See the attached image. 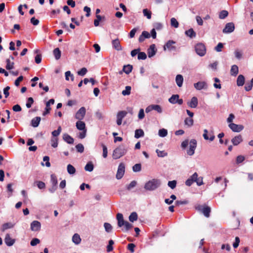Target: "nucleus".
I'll return each instance as SVG.
<instances>
[{
	"instance_id": "1",
	"label": "nucleus",
	"mask_w": 253,
	"mask_h": 253,
	"mask_svg": "<svg viewBox=\"0 0 253 253\" xmlns=\"http://www.w3.org/2000/svg\"><path fill=\"white\" fill-rule=\"evenodd\" d=\"M127 152V149L124 145H121L114 150L112 157L114 159H118L123 156Z\"/></svg>"
},
{
	"instance_id": "2",
	"label": "nucleus",
	"mask_w": 253,
	"mask_h": 253,
	"mask_svg": "<svg viewBox=\"0 0 253 253\" xmlns=\"http://www.w3.org/2000/svg\"><path fill=\"white\" fill-rule=\"evenodd\" d=\"M118 220V225L121 227L124 225L126 231H128L132 227V225L129 223L128 221H125L123 217V214L118 213L116 216Z\"/></svg>"
},
{
	"instance_id": "3",
	"label": "nucleus",
	"mask_w": 253,
	"mask_h": 253,
	"mask_svg": "<svg viewBox=\"0 0 253 253\" xmlns=\"http://www.w3.org/2000/svg\"><path fill=\"white\" fill-rule=\"evenodd\" d=\"M158 185L157 179H153L146 183L144 188L146 190L152 191L156 189Z\"/></svg>"
},
{
	"instance_id": "4",
	"label": "nucleus",
	"mask_w": 253,
	"mask_h": 253,
	"mask_svg": "<svg viewBox=\"0 0 253 253\" xmlns=\"http://www.w3.org/2000/svg\"><path fill=\"white\" fill-rule=\"evenodd\" d=\"M195 51L199 55L204 56L206 52V47L203 43H198L195 46Z\"/></svg>"
},
{
	"instance_id": "5",
	"label": "nucleus",
	"mask_w": 253,
	"mask_h": 253,
	"mask_svg": "<svg viewBox=\"0 0 253 253\" xmlns=\"http://www.w3.org/2000/svg\"><path fill=\"white\" fill-rule=\"evenodd\" d=\"M125 171V165L123 163H121L120 164V165L118 167V168L117 174L116 175L117 179H121L124 175Z\"/></svg>"
},
{
	"instance_id": "6",
	"label": "nucleus",
	"mask_w": 253,
	"mask_h": 253,
	"mask_svg": "<svg viewBox=\"0 0 253 253\" xmlns=\"http://www.w3.org/2000/svg\"><path fill=\"white\" fill-rule=\"evenodd\" d=\"M197 146V141L195 139L191 140L189 142V148L187 151V154L192 156L194 154L195 149Z\"/></svg>"
},
{
	"instance_id": "7",
	"label": "nucleus",
	"mask_w": 253,
	"mask_h": 253,
	"mask_svg": "<svg viewBox=\"0 0 253 253\" xmlns=\"http://www.w3.org/2000/svg\"><path fill=\"white\" fill-rule=\"evenodd\" d=\"M179 96L178 94L172 95L169 99V102L171 104L178 103L181 105L183 103V100L179 99Z\"/></svg>"
},
{
	"instance_id": "8",
	"label": "nucleus",
	"mask_w": 253,
	"mask_h": 253,
	"mask_svg": "<svg viewBox=\"0 0 253 253\" xmlns=\"http://www.w3.org/2000/svg\"><path fill=\"white\" fill-rule=\"evenodd\" d=\"M86 113V109L84 107H81L75 115L76 119L82 120L84 119Z\"/></svg>"
},
{
	"instance_id": "9",
	"label": "nucleus",
	"mask_w": 253,
	"mask_h": 253,
	"mask_svg": "<svg viewBox=\"0 0 253 253\" xmlns=\"http://www.w3.org/2000/svg\"><path fill=\"white\" fill-rule=\"evenodd\" d=\"M235 29L234 24L233 22L228 23L226 24L225 28L223 30L224 33H230L232 32Z\"/></svg>"
},
{
	"instance_id": "10",
	"label": "nucleus",
	"mask_w": 253,
	"mask_h": 253,
	"mask_svg": "<svg viewBox=\"0 0 253 253\" xmlns=\"http://www.w3.org/2000/svg\"><path fill=\"white\" fill-rule=\"evenodd\" d=\"M157 49L156 48V45L154 44H151L149 48L147 49V54L149 58H151L153 56H154L156 52H157Z\"/></svg>"
},
{
	"instance_id": "11",
	"label": "nucleus",
	"mask_w": 253,
	"mask_h": 253,
	"mask_svg": "<svg viewBox=\"0 0 253 253\" xmlns=\"http://www.w3.org/2000/svg\"><path fill=\"white\" fill-rule=\"evenodd\" d=\"M229 127L234 132H240L244 128V126L242 125H238L234 123H230L229 125Z\"/></svg>"
},
{
	"instance_id": "12",
	"label": "nucleus",
	"mask_w": 253,
	"mask_h": 253,
	"mask_svg": "<svg viewBox=\"0 0 253 253\" xmlns=\"http://www.w3.org/2000/svg\"><path fill=\"white\" fill-rule=\"evenodd\" d=\"M203 137L205 140H209L211 141H213L215 137L213 132H210V133H209L207 129H204Z\"/></svg>"
},
{
	"instance_id": "13",
	"label": "nucleus",
	"mask_w": 253,
	"mask_h": 253,
	"mask_svg": "<svg viewBox=\"0 0 253 253\" xmlns=\"http://www.w3.org/2000/svg\"><path fill=\"white\" fill-rule=\"evenodd\" d=\"M54 103V99H50L46 103V107L45 108V111L43 112V116H46L50 113V111L51 109L50 107V104H53Z\"/></svg>"
},
{
	"instance_id": "14",
	"label": "nucleus",
	"mask_w": 253,
	"mask_h": 253,
	"mask_svg": "<svg viewBox=\"0 0 253 253\" xmlns=\"http://www.w3.org/2000/svg\"><path fill=\"white\" fill-rule=\"evenodd\" d=\"M41 227V223L37 221L34 220L31 223V229L33 231H40Z\"/></svg>"
},
{
	"instance_id": "15",
	"label": "nucleus",
	"mask_w": 253,
	"mask_h": 253,
	"mask_svg": "<svg viewBox=\"0 0 253 253\" xmlns=\"http://www.w3.org/2000/svg\"><path fill=\"white\" fill-rule=\"evenodd\" d=\"M175 42L173 41H169L164 46V50H166L167 49L169 50H172L175 49V46L174 45L175 44Z\"/></svg>"
},
{
	"instance_id": "16",
	"label": "nucleus",
	"mask_w": 253,
	"mask_h": 253,
	"mask_svg": "<svg viewBox=\"0 0 253 253\" xmlns=\"http://www.w3.org/2000/svg\"><path fill=\"white\" fill-rule=\"evenodd\" d=\"M112 44L113 48L117 51H120L123 49V48L120 44V42L118 39L114 40L112 42Z\"/></svg>"
},
{
	"instance_id": "17",
	"label": "nucleus",
	"mask_w": 253,
	"mask_h": 253,
	"mask_svg": "<svg viewBox=\"0 0 253 253\" xmlns=\"http://www.w3.org/2000/svg\"><path fill=\"white\" fill-rule=\"evenodd\" d=\"M151 35L150 34L146 31H144L142 32L141 35L139 36L138 38V41L140 42H143L145 39H148L150 38Z\"/></svg>"
},
{
	"instance_id": "18",
	"label": "nucleus",
	"mask_w": 253,
	"mask_h": 253,
	"mask_svg": "<svg viewBox=\"0 0 253 253\" xmlns=\"http://www.w3.org/2000/svg\"><path fill=\"white\" fill-rule=\"evenodd\" d=\"M4 242L7 246H11L14 244L15 240L12 239L10 237V235L9 234H7L5 235V237L4 239Z\"/></svg>"
},
{
	"instance_id": "19",
	"label": "nucleus",
	"mask_w": 253,
	"mask_h": 253,
	"mask_svg": "<svg viewBox=\"0 0 253 253\" xmlns=\"http://www.w3.org/2000/svg\"><path fill=\"white\" fill-rule=\"evenodd\" d=\"M242 141H243V138H242V135L240 134L234 137L231 140L232 143L235 146L238 145Z\"/></svg>"
},
{
	"instance_id": "20",
	"label": "nucleus",
	"mask_w": 253,
	"mask_h": 253,
	"mask_svg": "<svg viewBox=\"0 0 253 253\" xmlns=\"http://www.w3.org/2000/svg\"><path fill=\"white\" fill-rule=\"evenodd\" d=\"M198 103V101L197 98L196 97H193L190 101L188 102L187 104L190 107L195 108L197 107Z\"/></svg>"
},
{
	"instance_id": "21",
	"label": "nucleus",
	"mask_w": 253,
	"mask_h": 253,
	"mask_svg": "<svg viewBox=\"0 0 253 253\" xmlns=\"http://www.w3.org/2000/svg\"><path fill=\"white\" fill-rule=\"evenodd\" d=\"M41 118L40 117H36L33 118L31 122V126L34 127H38L41 122Z\"/></svg>"
},
{
	"instance_id": "22",
	"label": "nucleus",
	"mask_w": 253,
	"mask_h": 253,
	"mask_svg": "<svg viewBox=\"0 0 253 253\" xmlns=\"http://www.w3.org/2000/svg\"><path fill=\"white\" fill-rule=\"evenodd\" d=\"M96 18L94 20V25L95 27H97L99 25V22L101 21H105V16H101L100 15H96Z\"/></svg>"
},
{
	"instance_id": "23",
	"label": "nucleus",
	"mask_w": 253,
	"mask_h": 253,
	"mask_svg": "<svg viewBox=\"0 0 253 253\" xmlns=\"http://www.w3.org/2000/svg\"><path fill=\"white\" fill-rule=\"evenodd\" d=\"M194 86L197 90H201L206 86V83L204 82H199L194 84Z\"/></svg>"
},
{
	"instance_id": "24",
	"label": "nucleus",
	"mask_w": 253,
	"mask_h": 253,
	"mask_svg": "<svg viewBox=\"0 0 253 253\" xmlns=\"http://www.w3.org/2000/svg\"><path fill=\"white\" fill-rule=\"evenodd\" d=\"M76 127L77 128L80 130H86L85 129V124L84 122L81 121V120H79L76 123Z\"/></svg>"
},
{
	"instance_id": "25",
	"label": "nucleus",
	"mask_w": 253,
	"mask_h": 253,
	"mask_svg": "<svg viewBox=\"0 0 253 253\" xmlns=\"http://www.w3.org/2000/svg\"><path fill=\"white\" fill-rule=\"evenodd\" d=\"M63 138L68 144H71L74 143V139L68 134H64Z\"/></svg>"
},
{
	"instance_id": "26",
	"label": "nucleus",
	"mask_w": 253,
	"mask_h": 253,
	"mask_svg": "<svg viewBox=\"0 0 253 253\" xmlns=\"http://www.w3.org/2000/svg\"><path fill=\"white\" fill-rule=\"evenodd\" d=\"M152 110H155L158 112V105H151L148 106L145 109L146 113H148Z\"/></svg>"
},
{
	"instance_id": "27",
	"label": "nucleus",
	"mask_w": 253,
	"mask_h": 253,
	"mask_svg": "<svg viewBox=\"0 0 253 253\" xmlns=\"http://www.w3.org/2000/svg\"><path fill=\"white\" fill-rule=\"evenodd\" d=\"M175 81H176L177 85L179 87L182 86L183 82V78L182 75H177L176 77Z\"/></svg>"
},
{
	"instance_id": "28",
	"label": "nucleus",
	"mask_w": 253,
	"mask_h": 253,
	"mask_svg": "<svg viewBox=\"0 0 253 253\" xmlns=\"http://www.w3.org/2000/svg\"><path fill=\"white\" fill-rule=\"evenodd\" d=\"M245 83V78L242 75H240L237 80V84L238 86H242Z\"/></svg>"
},
{
	"instance_id": "29",
	"label": "nucleus",
	"mask_w": 253,
	"mask_h": 253,
	"mask_svg": "<svg viewBox=\"0 0 253 253\" xmlns=\"http://www.w3.org/2000/svg\"><path fill=\"white\" fill-rule=\"evenodd\" d=\"M144 135V132L141 129H137L135 131L134 137L136 138H139Z\"/></svg>"
},
{
	"instance_id": "30",
	"label": "nucleus",
	"mask_w": 253,
	"mask_h": 253,
	"mask_svg": "<svg viewBox=\"0 0 253 253\" xmlns=\"http://www.w3.org/2000/svg\"><path fill=\"white\" fill-rule=\"evenodd\" d=\"M50 182L51 183L52 185L57 186V178L54 174H52L50 175Z\"/></svg>"
},
{
	"instance_id": "31",
	"label": "nucleus",
	"mask_w": 253,
	"mask_h": 253,
	"mask_svg": "<svg viewBox=\"0 0 253 253\" xmlns=\"http://www.w3.org/2000/svg\"><path fill=\"white\" fill-rule=\"evenodd\" d=\"M6 69L7 70H10L14 68V63L13 62H11L9 59H7L6 60Z\"/></svg>"
},
{
	"instance_id": "32",
	"label": "nucleus",
	"mask_w": 253,
	"mask_h": 253,
	"mask_svg": "<svg viewBox=\"0 0 253 253\" xmlns=\"http://www.w3.org/2000/svg\"><path fill=\"white\" fill-rule=\"evenodd\" d=\"M53 54L55 57V58L56 60H58L60 59L61 57V51L60 50L59 48H56L53 50Z\"/></svg>"
},
{
	"instance_id": "33",
	"label": "nucleus",
	"mask_w": 253,
	"mask_h": 253,
	"mask_svg": "<svg viewBox=\"0 0 253 253\" xmlns=\"http://www.w3.org/2000/svg\"><path fill=\"white\" fill-rule=\"evenodd\" d=\"M73 242L76 244H79L81 241L80 236L78 234H75L72 237Z\"/></svg>"
},
{
	"instance_id": "34",
	"label": "nucleus",
	"mask_w": 253,
	"mask_h": 253,
	"mask_svg": "<svg viewBox=\"0 0 253 253\" xmlns=\"http://www.w3.org/2000/svg\"><path fill=\"white\" fill-rule=\"evenodd\" d=\"M128 218L129 221L132 222L137 220L138 218L137 213L135 212H132L129 216Z\"/></svg>"
},
{
	"instance_id": "35",
	"label": "nucleus",
	"mask_w": 253,
	"mask_h": 253,
	"mask_svg": "<svg viewBox=\"0 0 253 253\" xmlns=\"http://www.w3.org/2000/svg\"><path fill=\"white\" fill-rule=\"evenodd\" d=\"M231 74L232 76H236L238 73V67L237 65H233L231 69Z\"/></svg>"
},
{
	"instance_id": "36",
	"label": "nucleus",
	"mask_w": 253,
	"mask_h": 253,
	"mask_svg": "<svg viewBox=\"0 0 253 253\" xmlns=\"http://www.w3.org/2000/svg\"><path fill=\"white\" fill-rule=\"evenodd\" d=\"M202 212L205 216L209 217L211 212V208L209 207L206 206L203 208Z\"/></svg>"
},
{
	"instance_id": "37",
	"label": "nucleus",
	"mask_w": 253,
	"mask_h": 253,
	"mask_svg": "<svg viewBox=\"0 0 253 253\" xmlns=\"http://www.w3.org/2000/svg\"><path fill=\"white\" fill-rule=\"evenodd\" d=\"M13 227V224H12V223H5L2 225L1 230L2 232H4L5 230L9 229V228H11Z\"/></svg>"
},
{
	"instance_id": "38",
	"label": "nucleus",
	"mask_w": 253,
	"mask_h": 253,
	"mask_svg": "<svg viewBox=\"0 0 253 253\" xmlns=\"http://www.w3.org/2000/svg\"><path fill=\"white\" fill-rule=\"evenodd\" d=\"M132 70V66L130 65H125L123 67L124 72L126 74H129Z\"/></svg>"
},
{
	"instance_id": "39",
	"label": "nucleus",
	"mask_w": 253,
	"mask_h": 253,
	"mask_svg": "<svg viewBox=\"0 0 253 253\" xmlns=\"http://www.w3.org/2000/svg\"><path fill=\"white\" fill-rule=\"evenodd\" d=\"M94 168L93 165L91 162H88L87 163V164L85 165L84 167V169L86 171L91 172L93 170Z\"/></svg>"
},
{
	"instance_id": "40",
	"label": "nucleus",
	"mask_w": 253,
	"mask_h": 253,
	"mask_svg": "<svg viewBox=\"0 0 253 253\" xmlns=\"http://www.w3.org/2000/svg\"><path fill=\"white\" fill-rule=\"evenodd\" d=\"M67 171L70 174H73L76 172V169L71 164L67 166Z\"/></svg>"
},
{
	"instance_id": "41",
	"label": "nucleus",
	"mask_w": 253,
	"mask_h": 253,
	"mask_svg": "<svg viewBox=\"0 0 253 253\" xmlns=\"http://www.w3.org/2000/svg\"><path fill=\"white\" fill-rule=\"evenodd\" d=\"M127 114V112L125 111H119L117 115V119L123 120V119L126 117Z\"/></svg>"
},
{
	"instance_id": "42",
	"label": "nucleus",
	"mask_w": 253,
	"mask_h": 253,
	"mask_svg": "<svg viewBox=\"0 0 253 253\" xmlns=\"http://www.w3.org/2000/svg\"><path fill=\"white\" fill-rule=\"evenodd\" d=\"M185 34L186 35L190 37V38H193V37H195V36H196V33L194 31L193 29H190L187 31H186L185 32Z\"/></svg>"
},
{
	"instance_id": "43",
	"label": "nucleus",
	"mask_w": 253,
	"mask_h": 253,
	"mask_svg": "<svg viewBox=\"0 0 253 253\" xmlns=\"http://www.w3.org/2000/svg\"><path fill=\"white\" fill-rule=\"evenodd\" d=\"M157 74L153 75L151 78L152 86L154 88H158V86L157 84H155V81H157Z\"/></svg>"
},
{
	"instance_id": "44",
	"label": "nucleus",
	"mask_w": 253,
	"mask_h": 253,
	"mask_svg": "<svg viewBox=\"0 0 253 253\" xmlns=\"http://www.w3.org/2000/svg\"><path fill=\"white\" fill-rule=\"evenodd\" d=\"M131 86H126L125 89L123 90L122 93L123 95H128L130 94Z\"/></svg>"
},
{
	"instance_id": "45",
	"label": "nucleus",
	"mask_w": 253,
	"mask_h": 253,
	"mask_svg": "<svg viewBox=\"0 0 253 253\" xmlns=\"http://www.w3.org/2000/svg\"><path fill=\"white\" fill-rule=\"evenodd\" d=\"M114 244V242L113 240H110L109 241V244L107 246V251L108 252H110L113 251V245Z\"/></svg>"
},
{
	"instance_id": "46",
	"label": "nucleus",
	"mask_w": 253,
	"mask_h": 253,
	"mask_svg": "<svg viewBox=\"0 0 253 253\" xmlns=\"http://www.w3.org/2000/svg\"><path fill=\"white\" fill-rule=\"evenodd\" d=\"M194 123V121L192 118H186L184 121V123L185 125L188 126H193Z\"/></svg>"
},
{
	"instance_id": "47",
	"label": "nucleus",
	"mask_w": 253,
	"mask_h": 253,
	"mask_svg": "<svg viewBox=\"0 0 253 253\" xmlns=\"http://www.w3.org/2000/svg\"><path fill=\"white\" fill-rule=\"evenodd\" d=\"M170 24L174 28H177L179 26V23L175 18H172L170 19Z\"/></svg>"
},
{
	"instance_id": "48",
	"label": "nucleus",
	"mask_w": 253,
	"mask_h": 253,
	"mask_svg": "<svg viewBox=\"0 0 253 253\" xmlns=\"http://www.w3.org/2000/svg\"><path fill=\"white\" fill-rule=\"evenodd\" d=\"M132 170L134 172H139L141 170V165L136 164L132 167Z\"/></svg>"
},
{
	"instance_id": "49",
	"label": "nucleus",
	"mask_w": 253,
	"mask_h": 253,
	"mask_svg": "<svg viewBox=\"0 0 253 253\" xmlns=\"http://www.w3.org/2000/svg\"><path fill=\"white\" fill-rule=\"evenodd\" d=\"M138 59L139 60H145L147 58L146 54L144 52H139L138 53Z\"/></svg>"
},
{
	"instance_id": "50",
	"label": "nucleus",
	"mask_w": 253,
	"mask_h": 253,
	"mask_svg": "<svg viewBox=\"0 0 253 253\" xmlns=\"http://www.w3.org/2000/svg\"><path fill=\"white\" fill-rule=\"evenodd\" d=\"M62 130L61 127L60 126H58L57 130H55L52 132V135L54 137H56L58 136L61 133Z\"/></svg>"
},
{
	"instance_id": "51",
	"label": "nucleus",
	"mask_w": 253,
	"mask_h": 253,
	"mask_svg": "<svg viewBox=\"0 0 253 253\" xmlns=\"http://www.w3.org/2000/svg\"><path fill=\"white\" fill-rule=\"evenodd\" d=\"M228 15V12L226 10H222L219 15V17L220 19H224Z\"/></svg>"
},
{
	"instance_id": "52",
	"label": "nucleus",
	"mask_w": 253,
	"mask_h": 253,
	"mask_svg": "<svg viewBox=\"0 0 253 253\" xmlns=\"http://www.w3.org/2000/svg\"><path fill=\"white\" fill-rule=\"evenodd\" d=\"M77 151L79 153H83L84 151V147L82 144L79 143L76 146Z\"/></svg>"
},
{
	"instance_id": "53",
	"label": "nucleus",
	"mask_w": 253,
	"mask_h": 253,
	"mask_svg": "<svg viewBox=\"0 0 253 253\" xmlns=\"http://www.w3.org/2000/svg\"><path fill=\"white\" fill-rule=\"evenodd\" d=\"M143 13L145 16H146L148 19L151 18V12L148 10L147 9H144L143 10Z\"/></svg>"
},
{
	"instance_id": "54",
	"label": "nucleus",
	"mask_w": 253,
	"mask_h": 253,
	"mask_svg": "<svg viewBox=\"0 0 253 253\" xmlns=\"http://www.w3.org/2000/svg\"><path fill=\"white\" fill-rule=\"evenodd\" d=\"M101 146L102 147V148H103V157L104 158H106L107 156H108V151H107V147L104 144H101Z\"/></svg>"
},
{
	"instance_id": "55",
	"label": "nucleus",
	"mask_w": 253,
	"mask_h": 253,
	"mask_svg": "<svg viewBox=\"0 0 253 253\" xmlns=\"http://www.w3.org/2000/svg\"><path fill=\"white\" fill-rule=\"evenodd\" d=\"M168 134V131L165 128L159 130V136L161 137H165Z\"/></svg>"
},
{
	"instance_id": "56",
	"label": "nucleus",
	"mask_w": 253,
	"mask_h": 253,
	"mask_svg": "<svg viewBox=\"0 0 253 253\" xmlns=\"http://www.w3.org/2000/svg\"><path fill=\"white\" fill-rule=\"evenodd\" d=\"M105 230L107 232H110L112 229V225L109 223H105L104 224Z\"/></svg>"
},
{
	"instance_id": "57",
	"label": "nucleus",
	"mask_w": 253,
	"mask_h": 253,
	"mask_svg": "<svg viewBox=\"0 0 253 253\" xmlns=\"http://www.w3.org/2000/svg\"><path fill=\"white\" fill-rule=\"evenodd\" d=\"M137 182L135 180L132 181L127 186V189L128 190H130L133 187H134L136 185Z\"/></svg>"
},
{
	"instance_id": "58",
	"label": "nucleus",
	"mask_w": 253,
	"mask_h": 253,
	"mask_svg": "<svg viewBox=\"0 0 253 253\" xmlns=\"http://www.w3.org/2000/svg\"><path fill=\"white\" fill-rule=\"evenodd\" d=\"M34 103V99L32 97H29L28 98L27 102L26 104V107L28 108L31 107L32 104Z\"/></svg>"
},
{
	"instance_id": "59",
	"label": "nucleus",
	"mask_w": 253,
	"mask_h": 253,
	"mask_svg": "<svg viewBox=\"0 0 253 253\" xmlns=\"http://www.w3.org/2000/svg\"><path fill=\"white\" fill-rule=\"evenodd\" d=\"M36 183L38 187L40 189H44L45 187V183L42 181H37Z\"/></svg>"
},
{
	"instance_id": "60",
	"label": "nucleus",
	"mask_w": 253,
	"mask_h": 253,
	"mask_svg": "<svg viewBox=\"0 0 253 253\" xmlns=\"http://www.w3.org/2000/svg\"><path fill=\"white\" fill-rule=\"evenodd\" d=\"M87 72V70L86 68L85 67H84V68H82L80 71H79L78 72V74L80 76H83L86 74Z\"/></svg>"
},
{
	"instance_id": "61",
	"label": "nucleus",
	"mask_w": 253,
	"mask_h": 253,
	"mask_svg": "<svg viewBox=\"0 0 253 253\" xmlns=\"http://www.w3.org/2000/svg\"><path fill=\"white\" fill-rule=\"evenodd\" d=\"M51 146L54 147L56 148L58 146V138H52L51 140Z\"/></svg>"
},
{
	"instance_id": "62",
	"label": "nucleus",
	"mask_w": 253,
	"mask_h": 253,
	"mask_svg": "<svg viewBox=\"0 0 253 253\" xmlns=\"http://www.w3.org/2000/svg\"><path fill=\"white\" fill-rule=\"evenodd\" d=\"M40 243V240L38 238H34L31 241L30 244L32 246H35Z\"/></svg>"
},
{
	"instance_id": "63",
	"label": "nucleus",
	"mask_w": 253,
	"mask_h": 253,
	"mask_svg": "<svg viewBox=\"0 0 253 253\" xmlns=\"http://www.w3.org/2000/svg\"><path fill=\"white\" fill-rule=\"evenodd\" d=\"M135 245L133 243L128 244L127 245V249L131 252L133 253L134 252V248Z\"/></svg>"
},
{
	"instance_id": "64",
	"label": "nucleus",
	"mask_w": 253,
	"mask_h": 253,
	"mask_svg": "<svg viewBox=\"0 0 253 253\" xmlns=\"http://www.w3.org/2000/svg\"><path fill=\"white\" fill-rule=\"evenodd\" d=\"M245 160V157L243 156L240 155L237 156L236 158V163L237 164H240L243 162Z\"/></svg>"
}]
</instances>
